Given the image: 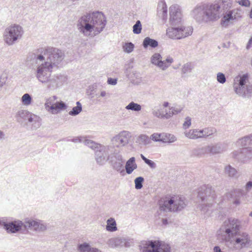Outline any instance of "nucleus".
Segmentation results:
<instances>
[{"label":"nucleus","mask_w":252,"mask_h":252,"mask_svg":"<svg viewBox=\"0 0 252 252\" xmlns=\"http://www.w3.org/2000/svg\"><path fill=\"white\" fill-rule=\"evenodd\" d=\"M64 57L61 50L53 47L38 48L29 54L27 61L32 66L46 67L49 64L51 69L61 63Z\"/></svg>","instance_id":"obj_1"},{"label":"nucleus","mask_w":252,"mask_h":252,"mask_svg":"<svg viewBox=\"0 0 252 252\" xmlns=\"http://www.w3.org/2000/svg\"><path fill=\"white\" fill-rule=\"evenodd\" d=\"M106 24L104 14L99 11L90 12L77 21V28L84 36L93 38L101 32Z\"/></svg>","instance_id":"obj_2"},{"label":"nucleus","mask_w":252,"mask_h":252,"mask_svg":"<svg viewBox=\"0 0 252 252\" xmlns=\"http://www.w3.org/2000/svg\"><path fill=\"white\" fill-rule=\"evenodd\" d=\"M215 198V190L210 185H205L198 189L197 198L201 201L199 208L207 216L211 214L209 208L212 207Z\"/></svg>","instance_id":"obj_3"},{"label":"nucleus","mask_w":252,"mask_h":252,"mask_svg":"<svg viewBox=\"0 0 252 252\" xmlns=\"http://www.w3.org/2000/svg\"><path fill=\"white\" fill-rule=\"evenodd\" d=\"M35 67V75L39 82L46 84L47 87L50 90H54L58 87L59 77L56 75L51 76L50 72L53 69H51L49 64L46 67Z\"/></svg>","instance_id":"obj_4"},{"label":"nucleus","mask_w":252,"mask_h":252,"mask_svg":"<svg viewBox=\"0 0 252 252\" xmlns=\"http://www.w3.org/2000/svg\"><path fill=\"white\" fill-rule=\"evenodd\" d=\"M186 206L184 197L180 196H172L170 199L159 202L158 213L159 215L165 216V212L180 211Z\"/></svg>","instance_id":"obj_5"},{"label":"nucleus","mask_w":252,"mask_h":252,"mask_svg":"<svg viewBox=\"0 0 252 252\" xmlns=\"http://www.w3.org/2000/svg\"><path fill=\"white\" fill-rule=\"evenodd\" d=\"M249 80L248 74L238 75L234 79L233 87L236 94L249 97L252 94V85L247 84Z\"/></svg>","instance_id":"obj_6"},{"label":"nucleus","mask_w":252,"mask_h":252,"mask_svg":"<svg viewBox=\"0 0 252 252\" xmlns=\"http://www.w3.org/2000/svg\"><path fill=\"white\" fill-rule=\"evenodd\" d=\"M23 34V28L18 25H12L7 27L3 33L4 40L8 45H13L20 39Z\"/></svg>","instance_id":"obj_7"},{"label":"nucleus","mask_w":252,"mask_h":252,"mask_svg":"<svg viewBox=\"0 0 252 252\" xmlns=\"http://www.w3.org/2000/svg\"><path fill=\"white\" fill-rule=\"evenodd\" d=\"M192 32V29L190 27H184L182 25L172 26L166 30L167 36L173 39H180L190 35Z\"/></svg>","instance_id":"obj_8"},{"label":"nucleus","mask_w":252,"mask_h":252,"mask_svg":"<svg viewBox=\"0 0 252 252\" xmlns=\"http://www.w3.org/2000/svg\"><path fill=\"white\" fill-rule=\"evenodd\" d=\"M115 151L112 146H99V149L95 152V158L97 164L104 165L107 161H109V157H111Z\"/></svg>","instance_id":"obj_9"},{"label":"nucleus","mask_w":252,"mask_h":252,"mask_svg":"<svg viewBox=\"0 0 252 252\" xmlns=\"http://www.w3.org/2000/svg\"><path fill=\"white\" fill-rule=\"evenodd\" d=\"M205 12L207 22L216 21L222 15L221 7L219 3L205 5Z\"/></svg>","instance_id":"obj_10"},{"label":"nucleus","mask_w":252,"mask_h":252,"mask_svg":"<svg viewBox=\"0 0 252 252\" xmlns=\"http://www.w3.org/2000/svg\"><path fill=\"white\" fill-rule=\"evenodd\" d=\"M241 227V222L238 219L230 218L223 223L222 230L229 238L233 237L237 235Z\"/></svg>","instance_id":"obj_11"},{"label":"nucleus","mask_w":252,"mask_h":252,"mask_svg":"<svg viewBox=\"0 0 252 252\" xmlns=\"http://www.w3.org/2000/svg\"><path fill=\"white\" fill-rule=\"evenodd\" d=\"M141 252H170V248L168 246H161L158 241H147L143 243Z\"/></svg>","instance_id":"obj_12"},{"label":"nucleus","mask_w":252,"mask_h":252,"mask_svg":"<svg viewBox=\"0 0 252 252\" xmlns=\"http://www.w3.org/2000/svg\"><path fill=\"white\" fill-rule=\"evenodd\" d=\"M173 59L168 56L164 60L159 53H156L151 58V63L162 70H166L173 63Z\"/></svg>","instance_id":"obj_13"},{"label":"nucleus","mask_w":252,"mask_h":252,"mask_svg":"<svg viewBox=\"0 0 252 252\" xmlns=\"http://www.w3.org/2000/svg\"><path fill=\"white\" fill-rule=\"evenodd\" d=\"M183 110L180 106H175L168 108H161L154 112V115L160 118L168 119L173 115L180 113Z\"/></svg>","instance_id":"obj_14"},{"label":"nucleus","mask_w":252,"mask_h":252,"mask_svg":"<svg viewBox=\"0 0 252 252\" xmlns=\"http://www.w3.org/2000/svg\"><path fill=\"white\" fill-rule=\"evenodd\" d=\"M234 236L235 238L233 241L232 244L236 249L240 250L250 246L251 237L248 233L238 232Z\"/></svg>","instance_id":"obj_15"},{"label":"nucleus","mask_w":252,"mask_h":252,"mask_svg":"<svg viewBox=\"0 0 252 252\" xmlns=\"http://www.w3.org/2000/svg\"><path fill=\"white\" fill-rule=\"evenodd\" d=\"M216 132L213 127H205L202 129H195L186 130V136L190 139H197L204 136H208Z\"/></svg>","instance_id":"obj_16"},{"label":"nucleus","mask_w":252,"mask_h":252,"mask_svg":"<svg viewBox=\"0 0 252 252\" xmlns=\"http://www.w3.org/2000/svg\"><path fill=\"white\" fill-rule=\"evenodd\" d=\"M107 244L112 248L122 247L128 248L133 245L134 240L129 237L112 238L108 240Z\"/></svg>","instance_id":"obj_17"},{"label":"nucleus","mask_w":252,"mask_h":252,"mask_svg":"<svg viewBox=\"0 0 252 252\" xmlns=\"http://www.w3.org/2000/svg\"><path fill=\"white\" fill-rule=\"evenodd\" d=\"M23 222L17 220L7 222L4 219L0 220V225L2 226L8 233H15L23 228Z\"/></svg>","instance_id":"obj_18"},{"label":"nucleus","mask_w":252,"mask_h":252,"mask_svg":"<svg viewBox=\"0 0 252 252\" xmlns=\"http://www.w3.org/2000/svg\"><path fill=\"white\" fill-rule=\"evenodd\" d=\"M169 22L172 26L182 25V14L177 5H173L169 8Z\"/></svg>","instance_id":"obj_19"},{"label":"nucleus","mask_w":252,"mask_h":252,"mask_svg":"<svg viewBox=\"0 0 252 252\" xmlns=\"http://www.w3.org/2000/svg\"><path fill=\"white\" fill-rule=\"evenodd\" d=\"M109 162L114 169L121 173L124 171V169L122 168L123 167L124 160L122 155L118 150H115L114 154H113L111 157H109Z\"/></svg>","instance_id":"obj_20"},{"label":"nucleus","mask_w":252,"mask_h":252,"mask_svg":"<svg viewBox=\"0 0 252 252\" xmlns=\"http://www.w3.org/2000/svg\"><path fill=\"white\" fill-rule=\"evenodd\" d=\"M246 195L245 190L242 189H234L226 194L227 198L231 199L233 204L239 206L242 202V198Z\"/></svg>","instance_id":"obj_21"},{"label":"nucleus","mask_w":252,"mask_h":252,"mask_svg":"<svg viewBox=\"0 0 252 252\" xmlns=\"http://www.w3.org/2000/svg\"><path fill=\"white\" fill-rule=\"evenodd\" d=\"M233 157L242 162H247L252 159V147L243 148L240 151H235Z\"/></svg>","instance_id":"obj_22"},{"label":"nucleus","mask_w":252,"mask_h":252,"mask_svg":"<svg viewBox=\"0 0 252 252\" xmlns=\"http://www.w3.org/2000/svg\"><path fill=\"white\" fill-rule=\"evenodd\" d=\"M130 137V134L129 132L123 131L114 137L112 139V142L114 146L117 147L124 146L128 143Z\"/></svg>","instance_id":"obj_23"},{"label":"nucleus","mask_w":252,"mask_h":252,"mask_svg":"<svg viewBox=\"0 0 252 252\" xmlns=\"http://www.w3.org/2000/svg\"><path fill=\"white\" fill-rule=\"evenodd\" d=\"M151 138L155 142L163 143H172L176 140L173 135L167 133H154L151 135Z\"/></svg>","instance_id":"obj_24"},{"label":"nucleus","mask_w":252,"mask_h":252,"mask_svg":"<svg viewBox=\"0 0 252 252\" xmlns=\"http://www.w3.org/2000/svg\"><path fill=\"white\" fill-rule=\"evenodd\" d=\"M191 16L198 22H207L205 17V5L196 6L192 10Z\"/></svg>","instance_id":"obj_25"},{"label":"nucleus","mask_w":252,"mask_h":252,"mask_svg":"<svg viewBox=\"0 0 252 252\" xmlns=\"http://www.w3.org/2000/svg\"><path fill=\"white\" fill-rule=\"evenodd\" d=\"M236 10H229L226 12L220 20V25L222 27L226 28L231 22L236 19Z\"/></svg>","instance_id":"obj_26"},{"label":"nucleus","mask_w":252,"mask_h":252,"mask_svg":"<svg viewBox=\"0 0 252 252\" xmlns=\"http://www.w3.org/2000/svg\"><path fill=\"white\" fill-rule=\"evenodd\" d=\"M72 142L75 143L76 142H83L85 145L88 146L89 147L92 149H98L99 146H101L98 144L94 142L93 141L86 139L85 137H78L75 138H73L71 139Z\"/></svg>","instance_id":"obj_27"},{"label":"nucleus","mask_w":252,"mask_h":252,"mask_svg":"<svg viewBox=\"0 0 252 252\" xmlns=\"http://www.w3.org/2000/svg\"><path fill=\"white\" fill-rule=\"evenodd\" d=\"M208 147L209 154L213 155L221 153L225 150L224 145L220 143L211 144Z\"/></svg>","instance_id":"obj_28"},{"label":"nucleus","mask_w":252,"mask_h":252,"mask_svg":"<svg viewBox=\"0 0 252 252\" xmlns=\"http://www.w3.org/2000/svg\"><path fill=\"white\" fill-rule=\"evenodd\" d=\"M49 113L52 114H57L61 110H65L67 108V106L63 101H59L55 102L54 104L51 106Z\"/></svg>","instance_id":"obj_29"},{"label":"nucleus","mask_w":252,"mask_h":252,"mask_svg":"<svg viewBox=\"0 0 252 252\" xmlns=\"http://www.w3.org/2000/svg\"><path fill=\"white\" fill-rule=\"evenodd\" d=\"M137 165L135 162L134 157L130 158L126 162L125 165V169L127 174H130L137 168Z\"/></svg>","instance_id":"obj_30"},{"label":"nucleus","mask_w":252,"mask_h":252,"mask_svg":"<svg viewBox=\"0 0 252 252\" xmlns=\"http://www.w3.org/2000/svg\"><path fill=\"white\" fill-rule=\"evenodd\" d=\"M78 250L79 252H102L100 250L91 247L89 244L83 243L78 245Z\"/></svg>","instance_id":"obj_31"},{"label":"nucleus","mask_w":252,"mask_h":252,"mask_svg":"<svg viewBox=\"0 0 252 252\" xmlns=\"http://www.w3.org/2000/svg\"><path fill=\"white\" fill-rule=\"evenodd\" d=\"M208 154H209L208 145L194 148L191 151L192 155L196 157H201Z\"/></svg>","instance_id":"obj_32"},{"label":"nucleus","mask_w":252,"mask_h":252,"mask_svg":"<svg viewBox=\"0 0 252 252\" xmlns=\"http://www.w3.org/2000/svg\"><path fill=\"white\" fill-rule=\"evenodd\" d=\"M151 137H149L145 134H141L136 139V143L141 146H147L151 143Z\"/></svg>","instance_id":"obj_33"},{"label":"nucleus","mask_w":252,"mask_h":252,"mask_svg":"<svg viewBox=\"0 0 252 252\" xmlns=\"http://www.w3.org/2000/svg\"><path fill=\"white\" fill-rule=\"evenodd\" d=\"M158 14L163 20L166 19L167 15V7L164 2H161L158 7Z\"/></svg>","instance_id":"obj_34"},{"label":"nucleus","mask_w":252,"mask_h":252,"mask_svg":"<svg viewBox=\"0 0 252 252\" xmlns=\"http://www.w3.org/2000/svg\"><path fill=\"white\" fill-rule=\"evenodd\" d=\"M237 145L241 146L243 148H248L249 146L252 144V140L251 139V136L248 135L244 137L241 139H239L237 142Z\"/></svg>","instance_id":"obj_35"},{"label":"nucleus","mask_w":252,"mask_h":252,"mask_svg":"<svg viewBox=\"0 0 252 252\" xmlns=\"http://www.w3.org/2000/svg\"><path fill=\"white\" fill-rule=\"evenodd\" d=\"M158 45V42L149 37H146L143 42V46L144 48H147L148 46L155 48Z\"/></svg>","instance_id":"obj_36"},{"label":"nucleus","mask_w":252,"mask_h":252,"mask_svg":"<svg viewBox=\"0 0 252 252\" xmlns=\"http://www.w3.org/2000/svg\"><path fill=\"white\" fill-rule=\"evenodd\" d=\"M106 229L110 232H114L117 230L116 222L114 218H110L107 220Z\"/></svg>","instance_id":"obj_37"},{"label":"nucleus","mask_w":252,"mask_h":252,"mask_svg":"<svg viewBox=\"0 0 252 252\" xmlns=\"http://www.w3.org/2000/svg\"><path fill=\"white\" fill-rule=\"evenodd\" d=\"M224 172L225 173L230 177H238V173L236 169L230 165H228L225 167Z\"/></svg>","instance_id":"obj_38"},{"label":"nucleus","mask_w":252,"mask_h":252,"mask_svg":"<svg viewBox=\"0 0 252 252\" xmlns=\"http://www.w3.org/2000/svg\"><path fill=\"white\" fill-rule=\"evenodd\" d=\"M47 228L46 224L40 220H35L33 230L36 231H43Z\"/></svg>","instance_id":"obj_39"},{"label":"nucleus","mask_w":252,"mask_h":252,"mask_svg":"<svg viewBox=\"0 0 252 252\" xmlns=\"http://www.w3.org/2000/svg\"><path fill=\"white\" fill-rule=\"evenodd\" d=\"M30 115V112L27 110L21 109L18 111L16 114V117L18 120H27L29 115Z\"/></svg>","instance_id":"obj_40"},{"label":"nucleus","mask_w":252,"mask_h":252,"mask_svg":"<svg viewBox=\"0 0 252 252\" xmlns=\"http://www.w3.org/2000/svg\"><path fill=\"white\" fill-rule=\"evenodd\" d=\"M57 99V97L55 95L51 96L46 100L45 103V108L46 110L49 112L50 111V107L52 106L55 102V101Z\"/></svg>","instance_id":"obj_41"},{"label":"nucleus","mask_w":252,"mask_h":252,"mask_svg":"<svg viewBox=\"0 0 252 252\" xmlns=\"http://www.w3.org/2000/svg\"><path fill=\"white\" fill-rule=\"evenodd\" d=\"M35 220L27 219L23 222V228L25 229L33 230Z\"/></svg>","instance_id":"obj_42"},{"label":"nucleus","mask_w":252,"mask_h":252,"mask_svg":"<svg viewBox=\"0 0 252 252\" xmlns=\"http://www.w3.org/2000/svg\"><path fill=\"white\" fill-rule=\"evenodd\" d=\"M76 106L73 107L72 110L69 112V115L71 116H76L78 115L82 110V104L79 101L76 102Z\"/></svg>","instance_id":"obj_43"},{"label":"nucleus","mask_w":252,"mask_h":252,"mask_svg":"<svg viewBox=\"0 0 252 252\" xmlns=\"http://www.w3.org/2000/svg\"><path fill=\"white\" fill-rule=\"evenodd\" d=\"M126 109L128 110L138 112L141 110V106L138 103L131 101L126 106Z\"/></svg>","instance_id":"obj_44"},{"label":"nucleus","mask_w":252,"mask_h":252,"mask_svg":"<svg viewBox=\"0 0 252 252\" xmlns=\"http://www.w3.org/2000/svg\"><path fill=\"white\" fill-rule=\"evenodd\" d=\"M21 100L23 105L29 106L32 103V97L30 94L26 93L22 96Z\"/></svg>","instance_id":"obj_45"},{"label":"nucleus","mask_w":252,"mask_h":252,"mask_svg":"<svg viewBox=\"0 0 252 252\" xmlns=\"http://www.w3.org/2000/svg\"><path fill=\"white\" fill-rule=\"evenodd\" d=\"M27 120H28L29 122L35 124L37 122L40 123L41 119L39 116L30 112V115H29Z\"/></svg>","instance_id":"obj_46"},{"label":"nucleus","mask_w":252,"mask_h":252,"mask_svg":"<svg viewBox=\"0 0 252 252\" xmlns=\"http://www.w3.org/2000/svg\"><path fill=\"white\" fill-rule=\"evenodd\" d=\"M134 45L131 42L125 43L123 46L124 51L127 53L132 52L134 49Z\"/></svg>","instance_id":"obj_47"},{"label":"nucleus","mask_w":252,"mask_h":252,"mask_svg":"<svg viewBox=\"0 0 252 252\" xmlns=\"http://www.w3.org/2000/svg\"><path fill=\"white\" fill-rule=\"evenodd\" d=\"M140 157L142 160L147 164L151 168L155 169L156 168V164L153 161L146 158L143 154L140 155Z\"/></svg>","instance_id":"obj_48"},{"label":"nucleus","mask_w":252,"mask_h":252,"mask_svg":"<svg viewBox=\"0 0 252 252\" xmlns=\"http://www.w3.org/2000/svg\"><path fill=\"white\" fill-rule=\"evenodd\" d=\"M144 179L142 177H138L135 179V188L137 189H141L143 187V183Z\"/></svg>","instance_id":"obj_49"},{"label":"nucleus","mask_w":252,"mask_h":252,"mask_svg":"<svg viewBox=\"0 0 252 252\" xmlns=\"http://www.w3.org/2000/svg\"><path fill=\"white\" fill-rule=\"evenodd\" d=\"M142 30V25L141 22L138 20L133 26V32L135 34H139Z\"/></svg>","instance_id":"obj_50"},{"label":"nucleus","mask_w":252,"mask_h":252,"mask_svg":"<svg viewBox=\"0 0 252 252\" xmlns=\"http://www.w3.org/2000/svg\"><path fill=\"white\" fill-rule=\"evenodd\" d=\"M217 80L220 84H224L226 82L225 75L221 72L218 73L217 74Z\"/></svg>","instance_id":"obj_51"},{"label":"nucleus","mask_w":252,"mask_h":252,"mask_svg":"<svg viewBox=\"0 0 252 252\" xmlns=\"http://www.w3.org/2000/svg\"><path fill=\"white\" fill-rule=\"evenodd\" d=\"M192 70L191 66L190 64L187 63L184 64L182 68V72L184 74L190 72Z\"/></svg>","instance_id":"obj_52"},{"label":"nucleus","mask_w":252,"mask_h":252,"mask_svg":"<svg viewBox=\"0 0 252 252\" xmlns=\"http://www.w3.org/2000/svg\"><path fill=\"white\" fill-rule=\"evenodd\" d=\"M94 89L93 86H89L87 90V94L88 95H91V98L94 97Z\"/></svg>","instance_id":"obj_53"},{"label":"nucleus","mask_w":252,"mask_h":252,"mask_svg":"<svg viewBox=\"0 0 252 252\" xmlns=\"http://www.w3.org/2000/svg\"><path fill=\"white\" fill-rule=\"evenodd\" d=\"M240 5L244 6H249L250 5V1L249 0H240L237 1Z\"/></svg>","instance_id":"obj_54"},{"label":"nucleus","mask_w":252,"mask_h":252,"mask_svg":"<svg viewBox=\"0 0 252 252\" xmlns=\"http://www.w3.org/2000/svg\"><path fill=\"white\" fill-rule=\"evenodd\" d=\"M245 189L246 192H249L252 189V181H249L246 183Z\"/></svg>","instance_id":"obj_55"},{"label":"nucleus","mask_w":252,"mask_h":252,"mask_svg":"<svg viewBox=\"0 0 252 252\" xmlns=\"http://www.w3.org/2000/svg\"><path fill=\"white\" fill-rule=\"evenodd\" d=\"M191 124V118L189 117H187L185 118L183 126H190Z\"/></svg>","instance_id":"obj_56"},{"label":"nucleus","mask_w":252,"mask_h":252,"mask_svg":"<svg viewBox=\"0 0 252 252\" xmlns=\"http://www.w3.org/2000/svg\"><path fill=\"white\" fill-rule=\"evenodd\" d=\"M167 213L168 212H165V216H161V215H159L158 214V211L157 212V214H158V216H159V219H161V221H162L163 225H166L168 223L167 219L163 218V217H165V216H167Z\"/></svg>","instance_id":"obj_57"},{"label":"nucleus","mask_w":252,"mask_h":252,"mask_svg":"<svg viewBox=\"0 0 252 252\" xmlns=\"http://www.w3.org/2000/svg\"><path fill=\"white\" fill-rule=\"evenodd\" d=\"M107 82L109 84L115 85L117 84V80L116 79H113L111 78H108Z\"/></svg>","instance_id":"obj_58"},{"label":"nucleus","mask_w":252,"mask_h":252,"mask_svg":"<svg viewBox=\"0 0 252 252\" xmlns=\"http://www.w3.org/2000/svg\"><path fill=\"white\" fill-rule=\"evenodd\" d=\"M252 45V37H251V38L249 39L248 43L247 45V49H249Z\"/></svg>","instance_id":"obj_59"},{"label":"nucleus","mask_w":252,"mask_h":252,"mask_svg":"<svg viewBox=\"0 0 252 252\" xmlns=\"http://www.w3.org/2000/svg\"><path fill=\"white\" fill-rule=\"evenodd\" d=\"M213 250H214V252H223L221 250L219 246H215Z\"/></svg>","instance_id":"obj_60"},{"label":"nucleus","mask_w":252,"mask_h":252,"mask_svg":"<svg viewBox=\"0 0 252 252\" xmlns=\"http://www.w3.org/2000/svg\"><path fill=\"white\" fill-rule=\"evenodd\" d=\"M107 94L106 93V92L105 91H102L100 93V96L101 97H104Z\"/></svg>","instance_id":"obj_61"},{"label":"nucleus","mask_w":252,"mask_h":252,"mask_svg":"<svg viewBox=\"0 0 252 252\" xmlns=\"http://www.w3.org/2000/svg\"><path fill=\"white\" fill-rule=\"evenodd\" d=\"M168 105H169V103L168 102H164L163 104V106L164 107L163 108H168Z\"/></svg>","instance_id":"obj_62"},{"label":"nucleus","mask_w":252,"mask_h":252,"mask_svg":"<svg viewBox=\"0 0 252 252\" xmlns=\"http://www.w3.org/2000/svg\"><path fill=\"white\" fill-rule=\"evenodd\" d=\"M4 133L0 130V139L4 138Z\"/></svg>","instance_id":"obj_63"},{"label":"nucleus","mask_w":252,"mask_h":252,"mask_svg":"<svg viewBox=\"0 0 252 252\" xmlns=\"http://www.w3.org/2000/svg\"><path fill=\"white\" fill-rule=\"evenodd\" d=\"M250 17L251 18H252V9H251L250 13Z\"/></svg>","instance_id":"obj_64"}]
</instances>
